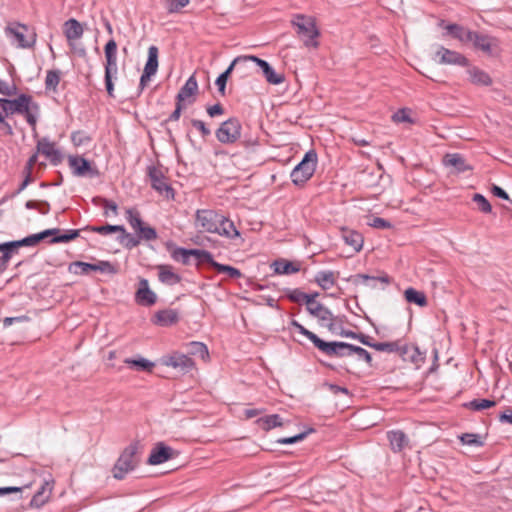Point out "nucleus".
<instances>
[{"mask_svg":"<svg viewBox=\"0 0 512 512\" xmlns=\"http://www.w3.org/2000/svg\"><path fill=\"white\" fill-rule=\"evenodd\" d=\"M194 227L200 233L217 234L229 240L244 242L234 222L214 209H198L194 215Z\"/></svg>","mask_w":512,"mask_h":512,"instance_id":"1","label":"nucleus"},{"mask_svg":"<svg viewBox=\"0 0 512 512\" xmlns=\"http://www.w3.org/2000/svg\"><path fill=\"white\" fill-rule=\"evenodd\" d=\"M0 107L5 116L12 114L24 115L28 124L36 133V124L40 112L39 105L33 101L32 97L27 94H21L16 99H0Z\"/></svg>","mask_w":512,"mask_h":512,"instance_id":"2","label":"nucleus"},{"mask_svg":"<svg viewBox=\"0 0 512 512\" xmlns=\"http://www.w3.org/2000/svg\"><path fill=\"white\" fill-rule=\"evenodd\" d=\"M137 453V443H131L122 451L112 469L113 477L115 479H124L129 472L133 471L137 467L139 463Z\"/></svg>","mask_w":512,"mask_h":512,"instance_id":"3","label":"nucleus"},{"mask_svg":"<svg viewBox=\"0 0 512 512\" xmlns=\"http://www.w3.org/2000/svg\"><path fill=\"white\" fill-rule=\"evenodd\" d=\"M105 87L110 97H114V84L113 79L117 77V43L114 39H110L105 47Z\"/></svg>","mask_w":512,"mask_h":512,"instance_id":"4","label":"nucleus"},{"mask_svg":"<svg viewBox=\"0 0 512 512\" xmlns=\"http://www.w3.org/2000/svg\"><path fill=\"white\" fill-rule=\"evenodd\" d=\"M5 33L18 48H31L36 43V33L25 24L11 23L5 28Z\"/></svg>","mask_w":512,"mask_h":512,"instance_id":"5","label":"nucleus"},{"mask_svg":"<svg viewBox=\"0 0 512 512\" xmlns=\"http://www.w3.org/2000/svg\"><path fill=\"white\" fill-rule=\"evenodd\" d=\"M316 165L317 154L314 150H309L306 152L301 162L292 170V182L295 185H302L307 182L313 176Z\"/></svg>","mask_w":512,"mask_h":512,"instance_id":"6","label":"nucleus"},{"mask_svg":"<svg viewBox=\"0 0 512 512\" xmlns=\"http://www.w3.org/2000/svg\"><path fill=\"white\" fill-rule=\"evenodd\" d=\"M292 23L297 28V34L303 39L305 46H318L315 38L319 36V31L312 18H306L304 15L298 14Z\"/></svg>","mask_w":512,"mask_h":512,"instance_id":"7","label":"nucleus"},{"mask_svg":"<svg viewBox=\"0 0 512 512\" xmlns=\"http://www.w3.org/2000/svg\"><path fill=\"white\" fill-rule=\"evenodd\" d=\"M126 220L135 231L137 237L144 241H154L158 238L156 230L146 225L141 219L139 211L135 208L126 210Z\"/></svg>","mask_w":512,"mask_h":512,"instance_id":"8","label":"nucleus"},{"mask_svg":"<svg viewBox=\"0 0 512 512\" xmlns=\"http://www.w3.org/2000/svg\"><path fill=\"white\" fill-rule=\"evenodd\" d=\"M215 134L219 142L232 144L241 136V123L236 118H230L220 125Z\"/></svg>","mask_w":512,"mask_h":512,"instance_id":"9","label":"nucleus"},{"mask_svg":"<svg viewBox=\"0 0 512 512\" xmlns=\"http://www.w3.org/2000/svg\"><path fill=\"white\" fill-rule=\"evenodd\" d=\"M306 309L312 316L318 319L321 326L328 328L331 332H335L334 316L327 307L316 302L315 298H312L307 300Z\"/></svg>","mask_w":512,"mask_h":512,"instance_id":"10","label":"nucleus"},{"mask_svg":"<svg viewBox=\"0 0 512 512\" xmlns=\"http://www.w3.org/2000/svg\"><path fill=\"white\" fill-rule=\"evenodd\" d=\"M468 36L471 37L469 43H472L475 49L480 50L487 55H493L499 50V40L496 37L478 33L476 31H473L472 34H469Z\"/></svg>","mask_w":512,"mask_h":512,"instance_id":"11","label":"nucleus"},{"mask_svg":"<svg viewBox=\"0 0 512 512\" xmlns=\"http://www.w3.org/2000/svg\"><path fill=\"white\" fill-rule=\"evenodd\" d=\"M84 28L82 24L74 18L67 20L64 23V34L69 42V45L74 49L79 56H85L86 50L84 47L76 48L74 41L83 36Z\"/></svg>","mask_w":512,"mask_h":512,"instance_id":"12","label":"nucleus"},{"mask_svg":"<svg viewBox=\"0 0 512 512\" xmlns=\"http://www.w3.org/2000/svg\"><path fill=\"white\" fill-rule=\"evenodd\" d=\"M434 60L442 65L468 66V59L461 53L438 46Z\"/></svg>","mask_w":512,"mask_h":512,"instance_id":"13","label":"nucleus"},{"mask_svg":"<svg viewBox=\"0 0 512 512\" xmlns=\"http://www.w3.org/2000/svg\"><path fill=\"white\" fill-rule=\"evenodd\" d=\"M148 175L151 185L156 191L165 195L167 198L173 197V189L170 187L163 172L159 168L150 166L148 168Z\"/></svg>","mask_w":512,"mask_h":512,"instance_id":"14","label":"nucleus"},{"mask_svg":"<svg viewBox=\"0 0 512 512\" xmlns=\"http://www.w3.org/2000/svg\"><path fill=\"white\" fill-rule=\"evenodd\" d=\"M162 363L165 366L179 369L182 372H188L195 366L194 361L185 354L174 352L168 356L162 358Z\"/></svg>","mask_w":512,"mask_h":512,"instance_id":"15","label":"nucleus"},{"mask_svg":"<svg viewBox=\"0 0 512 512\" xmlns=\"http://www.w3.org/2000/svg\"><path fill=\"white\" fill-rule=\"evenodd\" d=\"M317 348L328 356L344 357L350 356L351 344L346 342H326L320 340Z\"/></svg>","mask_w":512,"mask_h":512,"instance_id":"16","label":"nucleus"},{"mask_svg":"<svg viewBox=\"0 0 512 512\" xmlns=\"http://www.w3.org/2000/svg\"><path fill=\"white\" fill-rule=\"evenodd\" d=\"M198 93V83L194 74H192L185 84L179 90L176 101L182 104L190 105L194 103L195 96Z\"/></svg>","mask_w":512,"mask_h":512,"instance_id":"17","label":"nucleus"},{"mask_svg":"<svg viewBox=\"0 0 512 512\" xmlns=\"http://www.w3.org/2000/svg\"><path fill=\"white\" fill-rule=\"evenodd\" d=\"M248 62H255L261 68L263 76L269 84L279 85L284 82V75L276 73L267 61L260 59L257 56L248 55Z\"/></svg>","mask_w":512,"mask_h":512,"instance_id":"18","label":"nucleus"},{"mask_svg":"<svg viewBox=\"0 0 512 512\" xmlns=\"http://www.w3.org/2000/svg\"><path fill=\"white\" fill-rule=\"evenodd\" d=\"M69 166L76 176H90L95 177L98 175V170L91 166L90 162L83 157L73 156L69 158Z\"/></svg>","mask_w":512,"mask_h":512,"instance_id":"19","label":"nucleus"},{"mask_svg":"<svg viewBox=\"0 0 512 512\" xmlns=\"http://www.w3.org/2000/svg\"><path fill=\"white\" fill-rule=\"evenodd\" d=\"M37 153L43 154L53 164H58L62 160L60 151L55 147V143L44 137L37 141Z\"/></svg>","mask_w":512,"mask_h":512,"instance_id":"20","label":"nucleus"},{"mask_svg":"<svg viewBox=\"0 0 512 512\" xmlns=\"http://www.w3.org/2000/svg\"><path fill=\"white\" fill-rule=\"evenodd\" d=\"M174 450L164 443H158L151 451L147 463L149 465H158L172 459Z\"/></svg>","mask_w":512,"mask_h":512,"instance_id":"21","label":"nucleus"},{"mask_svg":"<svg viewBox=\"0 0 512 512\" xmlns=\"http://www.w3.org/2000/svg\"><path fill=\"white\" fill-rule=\"evenodd\" d=\"M72 267L80 268L82 274H86L90 270L100 271L102 273H109V274H115L117 272L115 267L108 261H99L96 264L77 261V262H74L70 266V269Z\"/></svg>","mask_w":512,"mask_h":512,"instance_id":"22","label":"nucleus"},{"mask_svg":"<svg viewBox=\"0 0 512 512\" xmlns=\"http://www.w3.org/2000/svg\"><path fill=\"white\" fill-rule=\"evenodd\" d=\"M157 296L150 290L148 280L141 279L139 282V288L136 292L137 303L144 306H151L156 303Z\"/></svg>","mask_w":512,"mask_h":512,"instance_id":"23","label":"nucleus"},{"mask_svg":"<svg viewBox=\"0 0 512 512\" xmlns=\"http://www.w3.org/2000/svg\"><path fill=\"white\" fill-rule=\"evenodd\" d=\"M349 280L352 281L356 285H358L359 283H363L372 289L376 288L377 282H380L384 285H388L391 282L390 277L386 273H383L382 275L377 276V277L369 276L366 274H356L354 276H351L349 278Z\"/></svg>","mask_w":512,"mask_h":512,"instance_id":"24","label":"nucleus"},{"mask_svg":"<svg viewBox=\"0 0 512 512\" xmlns=\"http://www.w3.org/2000/svg\"><path fill=\"white\" fill-rule=\"evenodd\" d=\"M53 480H46L41 485L40 489L36 492V494L31 499L30 505L32 507L40 508L43 506L50 498L52 490H53Z\"/></svg>","mask_w":512,"mask_h":512,"instance_id":"25","label":"nucleus"},{"mask_svg":"<svg viewBox=\"0 0 512 512\" xmlns=\"http://www.w3.org/2000/svg\"><path fill=\"white\" fill-rule=\"evenodd\" d=\"M444 20H441L439 22V26L444 27L448 34H450L453 38L459 40L461 43H469L471 40V37L468 36L469 34H472L473 31L466 29L465 27L458 25V24H447L444 25Z\"/></svg>","mask_w":512,"mask_h":512,"instance_id":"26","label":"nucleus"},{"mask_svg":"<svg viewBox=\"0 0 512 512\" xmlns=\"http://www.w3.org/2000/svg\"><path fill=\"white\" fill-rule=\"evenodd\" d=\"M387 438L390 442L391 449L394 452H401L409 445L407 435L401 430H393L387 433Z\"/></svg>","mask_w":512,"mask_h":512,"instance_id":"27","label":"nucleus"},{"mask_svg":"<svg viewBox=\"0 0 512 512\" xmlns=\"http://www.w3.org/2000/svg\"><path fill=\"white\" fill-rule=\"evenodd\" d=\"M400 357L403 359V361H409L416 365H419L425 360V356L422 352H420L419 348L409 344H403Z\"/></svg>","mask_w":512,"mask_h":512,"instance_id":"28","label":"nucleus"},{"mask_svg":"<svg viewBox=\"0 0 512 512\" xmlns=\"http://www.w3.org/2000/svg\"><path fill=\"white\" fill-rule=\"evenodd\" d=\"M469 80L472 84L477 86H490L492 84V78L490 75L481 70L480 68L473 66L467 70Z\"/></svg>","mask_w":512,"mask_h":512,"instance_id":"29","label":"nucleus"},{"mask_svg":"<svg viewBox=\"0 0 512 512\" xmlns=\"http://www.w3.org/2000/svg\"><path fill=\"white\" fill-rule=\"evenodd\" d=\"M342 239L354 252H359L363 247L364 238L355 230L342 229Z\"/></svg>","mask_w":512,"mask_h":512,"instance_id":"30","label":"nucleus"},{"mask_svg":"<svg viewBox=\"0 0 512 512\" xmlns=\"http://www.w3.org/2000/svg\"><path fill=\"white\" fill-rule=\"evenodd\" d=\"M157 269L158 278L163 284L172 286L178 284L181 281V276L173 271L172 266L159 265L157 266Z\"/></svg>","mask_w":512,"mask_h":512,"instance_id":"31","label":"nucleus"},{"mask_svg":"<svg viewBox=\"0 0 512 512\" xmlns=\"http://www.w3.org/2000/svg\"><path fill=\"white\" fill-rule=\"evenodd\" d=\"M178 320L179 314L175 309H164L155 314L154 323L166 327L177 323Z\"/></svg>","mask_w":512,"mask_h":512,"instance_id":"32","label":"nucleus"},{"mask_svg":"<svg viewBox=\"0 0 512 512\" xmlns=\"http://www.w3.org/2000/svg\"><path fill=\"white\" fill-rule=\"evenodd\" d=\"M443 162L446 166L453 167L457 173L471 169V167L467 165L465 158L458 153L446 154Z\"/></svg>","mask_w":512,"mask_h":512,"instance_id":"33","label":"nucleus"},{"mask_svg":"<svg viewBox=\"0 0 512 512\" xmlns=\"http://www.w3.org/2000/svg\"><path fill=\"white\" fill-rule=\"evenodd\" d=\"M272 268L276 274H293L300 270V266L296 263L280 259L272 263Z\"/></svg>","mask_w":512,"mask_h":512,"instance_id":"34","label":"nucleus"},{"mask_svg":"<svg viewBox=\"0 0 512 512\" xmlns=\"http://www.w3.org/2000/svg\"><path fill=\"white\" fill-rule=\"evenodd\" d=\"M59 231L60 230L58 228L47 229L40 233L32 234L23 238L22 242L25 244V246H36L40 241L44 240L47 237L57 236Z\"/></svg>","mask_w":512,"mask_h":512,"instance_id":"35","label":"nucleus"},{"mask_svg":"<svg viewBox=\"0 0 512 512\" xmlns=\"http://www.w3.org/2000/svg\"><path fill=\"white\" fill-rule=\"evenodd\" d=\"M315 282L324 290H328L335 285V274L332 271H320L315 276Z\"/></svg>","mask_w":512,"mask_h":512,"instance_id":"36","label":"nucleus"},{"mask_svg":"<svg viewBox=\"0 0 512 512\" xmlns=\"http://www.w3.org/2000/svg\"><path fill=\"white\" fill-rule=\"evenodd\" d=\"M158 69V48L156 46H150L148 49V59L144 67L146 76L148 74H156Z\"/></svg>","mask_w":512,"mask_h":512,"instance_id":"37","label":"nucleus"},{"mask_svg":"<svg viewBox=\"0 0 512 512\" xmlns=\"http://www.w3.org/2000/svg\"><path fill=\"white\" fill-rule=\"evenodd\" d=\"M404 295L405 299L409 303H414L420 307H425L427 305L426 295L421 291L414 288H408L405 290Z\"/></svg>","mask_w":512,"mask_h":512,"instance_id":"38","label":"nucleus"},{"mask_svg":"<svg viewBox=\"0 0 512 512\" xmlns=\"http://www.w3.org/2000/svg\"><path fill=\"white\" fill-rule=\"evenodd\" d=\"M259 427L265 431H269L275 427L283 425L282 419L278 414L268 415L257 420Z\"/></svg>","mask_w":512,"mask_h":512,"instance_id":"39","label":"nucleus"},{"mask_svg":"<svg viewBox=\"0 0 512 512\" xmlns=\"http://www.w3.org/2000/svg\"><path fill=\"white\" fill-rule=\"evenodd\" d=\"M124 363L130 367H135L137 370L151 372L155 364L150 360L139 356L137 359L126 358Z\"/></svg>","mask_w":512,"mask_h":512,"instance_id":"40","label":"nucleus"},{"mask_svg":"<svg viewBox=\"0 0 512 512\" xmlns=\"http://www.w3.org/2000/svg\"><path fill=\"white\" fill-rule=\"evenodd\" d=\"M403 344L400 341L373 343L372 348L377 351L401 354Z\"/></svg>","mask_w":512,"mask_h":512,"instance_id":"41","label":"nucleus"},{"mask_svg":"<svg viewBox=\"0 0 512 512\" xmlns=\"http://www.w3.org/2000/svg\"><path fill=\"white\" fill-rule=\"evenodd\" d=\"M6 244H8V248L1 250L2 256L0 257V261L2 266H6V264L11 259L12 254L16 252L19 247L25 246V244L22 242V239L6 242Z\"/></svg>","mask_w":512,"mask_h":512,"instance_id":"42","label":"nucleus"},{"mask_svg":"<svg viewBox=\"0 0 512 512\" xmlns=\"http://www.w3.org/2000/svg\"><path fill=\"white\" fill-rule=\"evenodd\" d=\"M286 296L292 302H295V303L304 302L307 305V300L317 297L318 293L307 294V293L301 291L300 289H293V290H289L286 293Z\"/></svg>","mask_w":512,"mask_h":512,"instance_id":"43","label":"nucleus"},{"mask_svg":"<svg viewBox=\"0 0 512 512\" xmlns=\"http://www.w3.org/2000/svg\"><path fill=\"white\" fill-rule=\"evenodd\" d=\"M188 348V354L190 355L199 356L202 359L209 357L207 346L202 342H190Z\"/></svg>","mask_w":512,"mask_h":512,"instance_id":"44","label":"nucleus"},{"mask_svg":"<svg viewBox=\"0 0 512 512\" xmlns=\"http://www.w3.org/2000/svg\"><path fill=\"white\" fill-rule=\"evenodd\" d=\"M85 229L90 230L101 235H107L109 233L120 232L124 233V226L122 225H103V226H87Z\"/></svg>","mask_w":512,"mask_h":512,"instance_id":"45","label":"nucleus"},{"mask_svg":"<svg viewBox=\"0 0 512 512\" xmlns=\"http://www.w3.org/2000/svg\"><path fill=\"white\" fill-rule=\"evenodd\" d=\"M192 249H185V248H181V247H178L176 249H174L171 253V257L177 261V262H181L182 264H189V261H190V257L192 256Z\"/></svg>","mask_w":512,"mask_h":512,"instance_id":"46","label":"nucleus"},{"mask_svg":"<svg viewBox=\"0 0 512 512\" xmlns=\"http://www.w3.org/2000/svg\"><path fill=\"white\" fill-rule=\"evenodd\" d=\"M190 0H164V7L169 14L179 13Z\"/></svg>","mask_w":512,"mask_h":512,"instance_id":"47","label":"nucleus"},{"mask_svg":"<svg viewBox=\"0 0 512 512\" xmlns=\"http://www.w3.org/2000/svg\"><path fill=\"white\" fill-rule=\"evenodd\" d=\"M460 441L464 445L481 447L484 445V441L479 434L475 433H464L460 436Z\"/></svg>","mask_w":512,"mask_h":512,"instance_id":"48","label":"nucleus"},{"mask_svg":"<svg viewBox=\"0 0 512 512\" xmlns=\"http://www.w3.org/2000/svg\"><path fill=\"white\" fill-rule=\"evenodd\" d=\"M213 268L219 273H226L230 278H240L242 276L239 269L229 265L213 262Z\"/></svg>","mask_w":512,"mask_h":512,"instance_id":"49","label":"nucleus"},{"mask_svg":"<svg viewBox=\"0 0 512 512\" xmlns=\"http://www.w3.org/2000/svg\"><path fill=\"white\" fill-rule=\"evenodd\" d=\"M496 402L489 399H474L470 401L466 406L472 410L480 411L487 408L494 407Z\"/></svg>","mask_w":512,"mask_h":512,"instance_id":"50","label":"nucleus"},{"mask_svg":"<svg viewBox=\"0 0 512 512\" xmlns=\"http://www.w3.org/2000/svg\"><path fill=\"white\" fill-rule=\"evenodd\" d=\"M292 325L298 330L300 334L307 337L317 347V344L321 339L315 333L309 331L303 325L299 324L297 321H292Z\"/></svg>","mask_w":512,"mask_h":512,"instance_id":"51","label":"nucleus"},{"mask_svg":"<svg viewBox=\"0 0 512 512\" xmlns=\"http://www.w3.org/2000/svg\"><path fill=\"white\" fill-rule=\"evenodd\" d=\"M60 82V72L57 70H49L46 75L45 85L48 89H55Z\"/></svg>","mask_w":512,"mask_h":512,"instance_id":"52","label":"nucleus"},{"mask_svg":"<svg viewBox=\"0 0 512 512\" xmlns=\"http://www.w3.org/2000/svg\"><path fill=\"white\" fill-rule=\"evenodd\" d=\"M473 201L478 205V208L481 212L490 213L492 211L491 204L482 194H474Z\"/></svg>","mask_w":512,"mask_h":512,"instance_id":"53","label":"nucleus"},{"mask_svg":"<svg viewBox=\"0 0 512 512\" xmlns=\"http://www.w3.org/2000/svg\"><path fill=\"white\" fill-rule=\"evenodd\" d=\"M119 240L121 243H124V246L126 248L132 249L139 245L140 239L137 237H134L130 233H127L124 229V233H121Z\"/></svg>","mask_w":512,"mask_h":512,"instance_id":"54","label":"nucleus"},{"mask_svg":"<svg viewBox=\"0 0 512 512\" xmlns=\"http://www.w3.org/2000/svg\"><path fill=\"white\" fill-rule=\"evenodd\" d=\"M79 230H69L67 233L62 235H57L53 237L49 242L50 243H66L71 240L76 239L79 236Z\"/></svg>","mask_w":512,"mask_h":512,"instance_id":"55","label":"nucleus"},{"mask_svg":"<svg viewBox=\"0 0 512 512\" xmlns=\"http://www.w3.org/2000/svg\"><path fill=\"white\" fill-rule=\"evenodd\" d=\"M356 354L359 360H364L366 363L371 364V354L364 348L351 344L350 355Z\"/></svg>","mask_w":512,"mask_h":512,"instance_id":"56","label":"nucleus"},{"mask_svg":"<svg viewBox=\"0 0 512 512\" xmlns=\"http://www.w3.org/2000/svg\"><path fill=\"white\" fill-rule=\"evenodd\" d=\"M192 256L200 260L201 262H207L213 267V262H216L213 259L212 254L209 251L201 250V249H192Z\"/></svg>","mask_w":512,"mask_h":512,"instance_id":"57","label":"nucleus"},{"mask_svg":"<svg viewBox=\"0 0 512 512\" xmlns=\"http://www.w3.org/2000/svg\"><path fill=\"white\" fill-rule=\"evenodd\" d=\"M71 140L75 146H82L89 143L91 138L84 131H76L71 134Z\"/></svg>","mask_w":512,"mask_h":512,"instance_id":"58","label":"nucleus"},{"mask_svg":"<svg viewBox=\"0 0 512 512\" xmlns=\"http://www.w3.org/2000/svg\"><path fill=\"white\" fill-rule=\"evenodd\" d=\"M247 62H248V55L238 56L231 62V64L228 66V68L223 73H221V75H226V78H229L233 69L236 66L246 64Z\"/></svg>","mask_w":512,"mask_h":512,"instance_id":"59","label":"nucleus"},{"mask_svg":"<svg viewBox=\"0 0 512 512\" xmlns=\"http://www.w3.org/2000/svg\"><path fill=\"white\" fill-rule=\"evenodd\" d=\"M392 120L396 123L408 122L412 123L408 109H399L392 116Z\"/></svg>","mask_w":512,"mask_h":512,"instance_id":"60","label":"nucleus"},{"mask_svg":"<svg viewBox=\"0 0 512 512\" xmlns=\"http://www.w3.org/2000/svg\"><path fill=\"white\" fill-rule=\"evenodd\" d=\"M192 126L197 129L203 137H207L211 134V130L206 126L202 120L192 119Z\"/></svg>","mask_w":512,"mask_h":512,"instance_id":"61","label":"nucleus"},{"mask_svg":"<svg viewBox=\"0 0 512 512\" xmlns=\"http://www.w3.org/2000/svg\"><path fill=\"white\" fill-rule=\"evenodd\" d=\"M371 227L377 228V229H388L391 228L392 225L389 221L385 220L384 218L375 217L372 222L370 223Z\"/></svg>","mask_w":512,"mask_h":512,"instance_id":"62","label":"nucleus"},{"mask_svg":"<svg viewBox=\"0 0 512 512\" xmlns=\"http://www.w3.org/2000/svg\"><path fill=\"white\" fill-rule=\"evenodd\" d=\"M186 108V104H182L176 101L175 110L171 113L167 121H178L183 109Z\"/></svg>","mask_w":512,"mask_h":512,"instance_id":"63","label":"nucleus"},{"mask_svg":"<svg viewBox=\"0 0 512 512\" xmlns=\"http://www.w3.org/2000/svg\"><path fill=\"white\" fill-rule=\"evenodd\" d=\"M102 206L105 209L106 215L108 214V210L112 211V213L114 215L118 214V205L114 201L108 200V199H103Z\"/></svg>","mask_w":512,"mask_h":512,"instance_id":"64","label":"nucleus"}]
</instances>
